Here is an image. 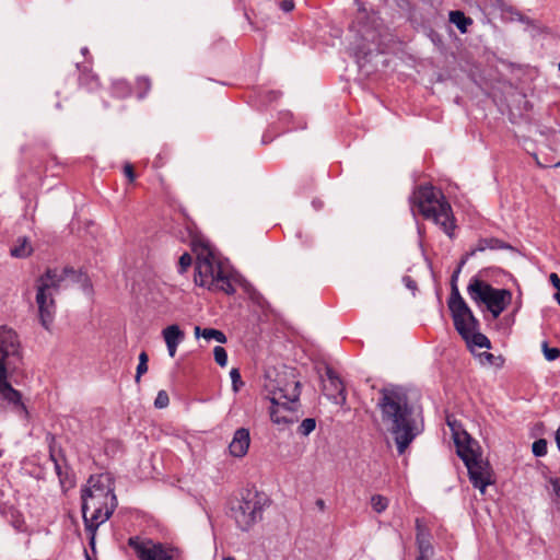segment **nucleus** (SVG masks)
Wrapping results in <instances>:
<instances>
[{
  "instance_id": "1",
  "label": "nucleus",
  "mask_w": 560,
  "mask_h": 560,
  "mask_svg": "<svg viewBox=\"0 0 560 560\" xmlns=\"http://www.w3.org/2000/svg\"><path fill=\"white\" fill-rule=\"evenodd\" d=\"M380 394L377 407L381 410L382 421L394 435L398 454L401 455L419 434L412 417V408L401 387L387 386L382 388Z\"/></svg>"
},
{
  "instance_id": "2",
  "label": "nucleus",
  "mask_w": 560,
  "mask_h": 560,
  "mask_svg": "<svg viewBox=\"0 0 560 560\" xmlns=\"http://www.w3.org/2000/svg\"><path fill=\"white\" fill-rule=\"evenodd\" d=\"M81 499L84 525L92 534L93 544L95 530L110 517L117 505L110 477L106 474L91 476L82 489Z\"/></svg>"
},
{
  "instance_id": "3",
  "label": "nucleus",
  "mask_w": 560,
  "mask_h": 560,
  "mask_svg": "<svg viewBox=\"0 0 560 560\" xmlns=\"http://www.w3.org/2000/svg\"><path fill=\"white\" fill-rule=\"evenodd\" d=\"M21 359V343L16 332L2 326V413L5 417L12 415L26 424L28 411L22 394L7 381V370L11 366L15 369Z\"/></svg>"
},
{
  "instance_id": "4",
  "label": "nucleus",
  "mask_w": 560,
  "mask_h": 560,
  "mask_svg": "<svg viewBox=\"0 0 560 560\" xmlns=\"http://www.w3.org/2000/svg\"><path fill=\"white\" fill-rule=\"evenodd\" d=\"M410 202L423 218L432 220L445 234L453 237L456 225L452 207L441 190L431 185L419 186L410 197Z\"/></svg>"
},
{
  "instance_id": "5",
  "label": "nucleus",
  "mask_w": 560,
  "mask_h": 560,
  "mask_svg": "<svg viewBox=\"0 0 560 560\" xmlns=\"http://www.w3.org/2000/svg\"><path fill=\"white\" fill-rule=\"evenodd\" d=\"M410 202L423 218L432 220L445 234L453 237L456 225L452 207L441 190L431 185L419 186L410 197Z\"/></svg>"
},
{
  "instance_id": "6",
  "label": "nucleus",
  "mask_w": 560,
  "mask_h": 560,
  "mask_svg": "<svg viewBox=\"0 0 560 560\" xmlns=\"http://www.w3.org/2000/svg\"><path fill=\"white\" fill-rule=\"evenodd\" d=\"M69 276H74V270L48 268L36 281V304L40 324L49 329L56 314L55 294L65 287Z\"/></svg>"
},
{
  "instance_id": "7",
  "label": "nucleus",
  "mask_w": 560,
  "mask_h": 560,
  "mask_svg": "<svg viewBox=\"0 0 560 560\" xmlns=\"http://www.w3.org/2000/svg\"><path fill=\"white\" fill-rule=\"evenodd\" d=\"M195 283L210 291H221L226 294L235 292L228 269L209 248H203L197 256Z\"/></svg>"
},
{
  "instance_id": "8",
  "label": "nucleus",
  "mask_w": 560,
  "mask_h": 560,
  "mask_svg": "<svg viewBox=\"0 0 560 560\" xmlns=\"http://www.w3.org/2000/svg\"><path fill=\"white\" fill-rule=\"evenodd\" d=\"M270 397V419L284 429L299 420L298 400L300 397L299 382L287 384L285 387H279L271 392Z\"/></svg>"
},
{
  "instance_id": "9",
  "label": "nucleus",
  "mask_w": 560,
  "mask_h": 560,
  "mask_svg": "<svg viewBox=\"0 0 560 560\" xmlns=\"http://www.w3.org/2000/svg\"><path fill=\"white\" fill-rule=\"evenodd\" d=\"M467 293L478 305H486L493 318H498L511 302L512 294L505 289H495L488 282L474 277L470 279Z\"/></svg>"
},
{
  "instance_id": "10",
  "label": "nucleus",
  "mask_w": 560,
  "mask_h": 560,
  "mask_svg": "<svg viewBox=\"0 0 560 560\" xmlns=\"http://www.w3.org/2000/svg\"><path fill=\"white\" fill-rule=\"evenodd\" d=\"M264 494L247 490L242 499L232 508V516L237 527L242 530H248L260 518L266 505Z\"/></svg>"
},
{
  "instance_id": "11",
  "label": "nucleus",
  "mask_w": 560,
  "mask_h": 560,
  "mask_svg": "<svg viewBox=\"0 0 560 560\" xmlns=\"http://www.w3.org/2000/svg\"><path fill=\"white\" fill-rule=\"evenodd\" d=\"M456 331L460 337H466L471 330H478L479 322L463 299L456 285H453L447 302Z\"/></svg>"
},
{
  "instance_id": "12",
  "label": "nucleus",
  "mask_w": 560,
  "mask_h": 560,
  "mask_svg": "<svg viewBox=\"0 0 560 560\" xmlns=\"http://www.w3.org/2000/svg\"><path fill=\"white\" fill-rule=\"evenodd\" d=\"M128 545L139 560H179L174 549L152 539L135 536L128 539Z\"/></svg>"
},
{
  "instance_id": "13",
  "label": "nucleus",
  "mask_w": 560,
  "mask_h": 560,
  "mask_svg": "<svg viewBox=\"0 0 560 560\" xmlns=\"http://www.w3.org/2000/svg\"><path fill=\"white\" fill-rule=\"evenodd\" d=\"M323 392L334 404L339 406L346 405V387L331 368L326 369V378L323 380Z\"/></svg>"
},
{
  "instance_id": "14",
  "label": "nucleus",
  "mask_w": 560,
  "mask_h": 560,
  "mask_svg": "<svg viewBox=\"0 0 560 560\" xmlns=\"http://www.w3.org/2000/svg\"><path fill=\"white\" fill-rule=\"evenodd\" d=\"M447 424L454 433L457 455L462 458L464 464L466 465L480 457V454L477 452V442L474 441L466 432H463L462 434L456 432L455 425L450 419H447Z\"/></svg>"
},
{
  "instance_id": "15",
  "label": "nucleus",
  "mask_w": 560,
  "mask_h": 560,
  "mask_svg": "<svg viewBox=\"0 0 560 560\" xmlns=\"http://www.w3.org/2000/svg\"><path fill=\"white\" fill-rule=\"evenodd\" d=\"M468 470L469 479L475 488H478L481 493H485L488 485L492 482L491 469L488 463H485L480 457L465 465Z\"/></svg>"
},
{
  "instance_id": "16",
  "label": "nucleus",
  "mask_w": 560,
  "mask_h": 560,
  "mask_svg": "<svg viewBox=\"0 0 560 560\" xmlns=\"http://www.w3.org/2000/svg\"><path fill=\"white\" fill-rule=\"evenodd\" d=\"M250 445L249 430L246 428H240L234 432L233 439L229 444V452L233 457H244Z\"/></svg>"
},
{
  "instance_id": "17",
  "label": "nucleus",
  "mask_w": 560,
  "mask_h": 560,
  "mask_svg": "<svg viewBox=\"0 0 560 560\" xmlns=\"http://www.w3.org/2000/svg\"><path fill=\"white\" fill-rule=\"evenodd\" d=\"M416 539L419 551L417 560H431L434 555V549L430 541V534L424 529L419 518L416 521Z\"/></svg>"
},
{
  "instance_id": "18",
  "label": "nucleus",
  "mask_w": 560,
  "mask_h": 560,
  "mask_svg": "<svg viewBox=\"0 0 560 560\" xmlns=\"http://www.w3.org/2000/svg\"><path fill=\"white\" fill-rule=\"evenodd\" d=\"M163 338L165 340L167 351L171 358L176 354L177 346L184 340L185 334L178 325H171L163 329Z\"/></svg>"
},
{
  "instance_id": "19",
  "label": "nucleus",
  "mask_w": 560,
  "mask_h": 560,
  "mask_svg": "<svg viewBox=\"0 0 560 560\" xmlns=\"http://www.w3.org/2000/svg\"><path fill=\"white\" fill-rule=\"evenodd\" d=\"M194 332H195V337L196 338L202 337L207 341L215 340L219 343H225L226 342L225 335L221 330H218V329H214V328L201 329L199 326H196Z\"/></svg>"
},
{
  "instance_id": "20",
  "label": "nucleus",
  "mask_w": 560,
  "mask_h": 560,
  "mask_svg": "<svg viewBox=\"0 0 560 560\" xmlns=\"http://www.w3.org/2000/svg\"><path fill=\"white\" fill-rule=\"evenodd\" d=\"M466 337H462L469 348L478 347V348H487L491 347L490 340L487 336L478 330H471L469 334L465 335Z\"/></svg>"
},
{
  "instance_id": "21",
  "label": "nucleus",
  "mask_w": 560,
  "mask_h": 560,
  "mask_svg": "<svg viewBox=\"0 0 560 560\" xmlns=\"http://www.w3.org/2000/svg\"><path fill=\"white\" fill-rule=\"evenodd\" d=\"M33 252V248L27 238H19L18 244L10 249V254L15 258L28 257Z\"/></svg>"
},
{
  "instance_id": "22",
  "label": "nucleus",
  "mask_w": 560,
  "mask_h": 560,
  "mask_svg": "<svg viewBox=\"0 0 560 560\" xmlns=\"http://www.w3.org/2000/svg\"><path fill=\"white\" fill-rule=\"evenodd\" d=\"M450 21L456 25V27L465 33L467 31V26L472 23L471 19L465 16L462 11H451L450 12Z\"/></svg>"
},
{
  "instance_id": "23",
  "label": "nucleus",
  "mask_w": 560,
  "mask_h": 560,
  "mask_svg": "<svg viewBox=\"0 0 560 560\" xmlns=\"http://www.w3.org/2000/svg\"><path fill=\"white\" fill-rule=\"evenodd\" d=\"M499 247V241L495 240V238H482L478 242L476 248H474L472 250H470V253L468 254V256H474L477 252H483L486 250L487 248H497Z\"/></svg>"
},
{
  "instance_id": "24",
  "label": "nucleus",
  "mask_w": 560,
  "mask_h": 560,
  "mask_svg": "<svg viewBox=\"0 0 560 560\" xmlns=\"http://www.w3.org/2000/svg\"><path fill=\"white\" fill-rule=\"evenodd\" d=\"M371 505L375 512L382 513L388 506V499L381 494H374L371 498Z\"/></svg>"
},
{
  "instance_id": "25",
  "label": "nucleus",
  "mask_w": 560,
  "mask_h": 560,
  "mask_svg": "<svg viewBox=\"0 0 560 560\" xmlns=\"http://www.w3.org/2000/svg\"><path fill=\"white\" fill-rule=\"evenodd\" d=\"M151 89V80L148 77H139L137 79V91L139 98H143Z\"/></svg>"
},
{
  "instance_id": "26",
  "label": "nucleus",
  "mask_w": 560,
  "mask_h": 560,
  "mask_svg": "<svg viewBox=\"0 0 560 560\" xmlns=\"http://www.w3.org/2000/svg\"><path fill=\"white\" fill-rule=\"evenodd\" d=\"M316 428V421L314 418L304 419L298 428V432L301 435L307 436L311 434Z\"/></svg>"
},
{
  "instance_id": "27",
  "label": "nucleus",
  "mask_w": 560,
  "mask_h": 560,
  "mask_svg": "<svg viewBox=\"0 0 560 560\" xmlns=\"http://www.w3.org/2000/svg\"><path fill=\"white\" fill-rule=\"evenodd\" d=\"M213 355H214L215 362L220 366L224 368L228 364V353L223 347L217 346L213 349Z\"/></svg>"
},
{
  "instance_id": "28",
  "label": "nucleus",
  "mask_w": 560,
  "mask_h": 560,
  "mask_svg": "<svg viewBox=\"0 0 560 560\" xmlns=\"http://www.w3.org/2000/svg\"><path fill=\"white\" fill-rule=\"evenodd\" d=\"M532 450L535 456H545L547 454V441L545 439L535 441L533 443Z\"/></svg>"
},
{
  "instance_id": "29",
  "label": "nucleus",
  "mask_w": 560,
  "mask_h": 560,
  "mask_svg": "<svg viewBox=\"0 0 560 560\" xmlns=\"http://www.w3.org/2000/svg\"><path fill=\"white\" fill-rule=\"evenodd\" d=\"M546 360L553 361L559 358L560 350L558 348H549L548 342L544 341L541 345Z\"/></svg>"
},
{
  "instance_id": "30",
  "label": "nucleus",
  "mask_w": 560,
  "mask_h": 560,
  "mask_svg": "<svg viewBox=\"0 0 560 560\" xmlns=\"http://www.w3.org/2000/svg\"><path fill=\"white\" fill-rule=\"evenodd\" d=\"M170 404L168 395L165 390H160L155 397L154 406L159 409L167 407Z\"/></svg>"
},
{
  "instance_id": "31",
  "label": "nucleus",
  "mask_w": 560,
  "mask_h": 560,
  "mask_svg": "<svg viewBox=\"0 0 560 560\" xmlns=\"http://www.w3.org/2000/svg\"><path fill=\"white\" fill-rule=\"evenodd\" d=\"M192 262V258L188 253H184L178 260V271L184 273L188 267H190Z\"/></svg>"
},
{
  "instance_id": "32",
  "label": "nucleus",
  "mask_w": 560,
  "mask_h": 560,
  "mask_svg": "<svg viewBox=\"0 0 560 560\" xmlns=\"http://www.w3.org/2000/svg\"><path fill=\"white\" fill-rule=\"evenodd\" d=\"M11 523H12V526L18 530V532H22L25 529V522L23 520V517L19 514V513H15L14 511L11 512Z\"/></svg>"
},
{
  "instance_id": "33",
  "label": "nucleus",
  "mask_w": 560,
  "mask_h": 560,
  "mask_svg": "<svg viewBox=\"0 0 560 560\" xmlns=\"http://www.w3.org/2000/svg\"><path fill=\"white\" fill-rule=\"evenodd\" d=\"M114 90L119 96H126L129 94L130 90L126 81L118 80L114 82Z\"/></svg>"
},
{
  "instance_id": "34",
  "label": "nucleus",
  "mask_w": 560,
  "mask_h": 560,
  "mask_svg": "<svg viewBox=\"0 0 560 560\" xmlns=\"http://www.w3.org/2000/svg\"><path fill=\"white\" fill-rule=\"evenodd\" d=\"M230 376L232 380V387L234 392H238L240 387L243 385V382L241 380V373L237 369H232L230 372Z\"/></svg>"
},
{
  "instance_id": "35",
  "label": "nucleus",
  "mask_w": 560,
  "mask_h": 560,
  "mask_svg": "<svg viewBox=\"0 0 560 560\" xmlns=\"http://www.w3.org/2000/svg\"><path fill=\"white\" fill-rule=\"evenodd\" d=\"M148 371V363H142V362H139L138 363V366H137V372H136V376H135V382L137 384L140 383V380H141V376L147 373Z\"/></svg>"
},
{
  "instance_id": "36",
  "label": "nucleus",
  "mask_w": 560,
  "mask_h": 560,
  "mask_svg": "<svg viewBox=\"0 0 560 560\" xmlns=\"http://www.w3.org/2000/svg\"><path fill=\"white\" fill-rule=\"evenodd\" d=\"M50 459L54 462L56 474L61 479L62 477V470H61V464L59 463V459L56 457L54 450L50 447Z\"/></svg>"
},
{
  "instance_id": "37",
  "label": "nucleus",
  "mask_w": 560,
  "mask_h": 560,
  "mask_svg": "<svg viewBox=\"0 0 560 560\" xmlns=\"http://www.w3.org/2000/svg\"><path fill=\"white\" fill-rule=\"evenodd\" d=\"M549 485L551 488V491L555 493V495L560 499V480L559 479H550Z\"/></svg>"
},
{
  "instance_id": "38",
  "label": "nucleus",
  "mask_w": 560,
  "mask_h": 560,
  "mask_svg": "<svg viewBox=\"0 0 560 560\" xmlns=\"http://www.w3.org/2000/svg\"><path fill=\"white\" fill-rule=\"evenodd\" d=\"M124 173L128 177L129 182L132 183L136 178L133 166L130 163H127L124 166Z\"/></svg>"
},
{
  "instance_id": "39",
  "label": "nucleus",
  "mask_w": 560,
  "mask_h": 560,
  "mask_svg": "<svg viewBox=\"0 0 560 560\" xmlns=\"http://www.w3.org/2000/svg\"><path fill=\"white\" fill-rule=\"evenodd\" d=\"M280 8L284 11V12H290L293 10L294 8V2L292 0H281L280 2Z\"/></svg>"
},
{
  "instance_id": "40",
  "label": "nucleus",
  "mask_w": 560,
  "mask_h": 560,
  "mask_svg": "<svg viewBox=\"0 0 560 560\" xmlns=\"http://www.w3.org/2000/svg\"><path fill=\"white\" fill-rule=\"evenodd\" d=\"M404 282H405L406 287L409 288L410 290L415 291L417 289L416 281L412 280L410 277H408V276L404 277Z\"/></svg>"
},
{
  "instance_id": "41",
  "label": "nucleus",
  "mask_w": 560,
  "mask_h": 560,
  "mask_svg": "<svg viewBox=\"0 0 560 560\" xmlns=\"http://www.w3.org/2000/svg\"><path fill=\"white\" fill-rule=\"evenodd\" d=\"M549 279H550L551 283L553 284V287L560 291V278L558 277V275L551 273Z\"/></svg>"
},
{
  "instance_id": "42",
  "label": "nucleus",
  "mask_w": 560,
  "mask_h": 560,
  "mask_svg": "<svg viewBox=\"0 0 560 560\" xmlns=\"http://www.w3.org/2000/svg\"><path fill=\"white\" fill-rule=\"evenodd\" d=\"M465 261H466V260H465V259H463V260H462V262H460V265H459V267L457 268V270L453 273V276H452V283H451V284H452V287H453V285H456V287H457V284H456L457 277H458V273L460 272V268H462V266L465 264Z\"/></svg>"
},
{
  "instance_id": "43",
  "label": "nucleus",
  "mask_w": 560,
  "mask_h": 560,
  "mask_svg": "<svg viewBox=\"0 0 560 560\" xmlns=\"http://www.w3.org/2000/svg\"><path fill=\"white\" fill-rule=\"evenodd\" d=\"M148 361H149V357H148L147 352L142 351L139 354V362L148 363Z\"/></svg>"
},
{
  "instance_id": "44",
  "label": "nucleus",
  "mask_w": 560,
  "mask_h": 560,
  "mask_svg": "<svg viewBox=\"0 0 560 560\" xmlns=\"http://www.w3.org/2000/svg\"><path fill=\"white\" fill-rule=\"evenodd\" d=\"M316 506L320 510V511H324L326 505H325V501L323 499H317L316 500Z\"/></svg>"
},
{
  "instance_id": "45",
  "label": "nucleus",
  "mask_w": 560,
  "mask_h": 560,
  "mask_svg": "<svg viewBox=\"0 0 560 560\" xmlns=\"http://www.w3.org/2000/svg\"><path fill=\"white\" fill-rule=\"evenodd\" d=\"M556 443H557L558 450L560 451V424H559V428L556 431Z\"/></svg>"
},
{
  "instance_id": "46",
  "label": "nucleus",
  "mask_w": 560,
  "mask_h": 560,
  "mask_svg": "<svg viewBox=\"0 0 560 560\" xmlns=\"http://www.w3.org/2000/svg\"><path fill=\"white\" fill-rule=\"evenodd\" d=\"M365 16V10L359 8V15L357 16V20L361 22V20Z\"/></svg>"
},
{
  "instance_id": "47",
  "label": "nucleus",
  "mask_w": 560,
  "mask_h": 560,
  "mask_svg": "<svg viewBox=\"0 0 560 560\" xmlns=\"http://www.w3.org/2000/svg\"><path fill=\"white\" fill-rule=\"evenodd\" d=\"M555 299L560 304V291L559 290H557V292L555 293Z\"/></svg>"
},
{
  "instance_id": "48",
  "label": "nucleus",
  "mask_w": 560,
  "mask_h": 560,
  "mask_svg": "<svg viewBox=\"0 0 560 560\" xmlns=\"http://www.w3.org/2000/svg\"><path fill=\"white\" fill-rule=\"evenodd\" d=\"M91 80H92V81H95V83H97V78H96V77L91 75Z\"/></svg>"
},
{
  "instance_id": "49",
  "label": "nucleus",
  "mask_w": 560,
  "mask_h": 560,
  "mask_svg": "<svg viewBox=\"0 0 560 560\" xmlns=\"http://www.w3.org/2000/svg\"><path fill=\"white\" fill-rule=\"evenodd\" d=\"M88 52V48H82V54H86Z\"/></svg>"
},
{
  "instance_id": "50",
  "label": "nucleus",
  "mask_w": 560,
  "mask_h": 560,
  "mask_svg": "<svg viewBox=\"0 0 560 560\" xmlns=\"http://www.w3.org/2000/svg\"><path fill=\"white\" fill-rule=\"evenodd\" d=\"M492 357H493V355H492V353H488V354H487V358H488V359H491Z\"/></svg>"
},
{
  "instance_id": "51",
  "label": "nucleus",
  "mask_w": 560,
  "mask_h": 560,
  "mask_svg": "<svg viewBox=\"0 0 560 560\" xmlns=\"http://www.w3.org/2000/svg\"><path fill=\"white\" fill-rule=\"evenodd\" d=\"M555 167H560V161L555 164Z\"/></svg>"
},
{
  "instance_id": "52",
  "label": "nucleus",
  "mask_w": 560,
  "mask_h": 560,
  "mask_svg": "<svg viewBox=\"0 0 560 560\" xmlns=\"http://www.w3.org/2000/svg\"><path fill=\"white\" fill-rule=\"evenodd\" d=\"M80 82L83 83L84 82V77H81L80 78Z\"/></svg>"
},
{
  "instance_id": "53",
  "label": "nucleus",
  "mask_w": 560,
  "mask_h": 560,
  "mask_svg": "<svg viewBox=\"0 0 560 560\" xmlns=\"http://www.w3.org/2000/svg\"><path fill=\"white\" fill-rule=\"evenodd\" d=\"M558 68H559V70H560V61H559Z\"/></svg>"
}]
</instances>
